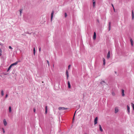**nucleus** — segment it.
I'll use <instances>...</instances> for the list:
<instances>
[{"mask_svg":"<svg viewBox=\"0 0 134 134\" xmlns=\"http://www.w3.org/2000/svg\"><path fill=\"white\" fill-rule=\"evenodd\" d=\"M59 110H66L67 109V108H64V107H60L58 108Z\"/></svg>","mask_w":134,"mask_h":134,"instance_id":"obj_1","label":"nucleus"},{"mask_svg":"<svg viewBox=\"0 0 134 134\" xmlns=\"http://www.w3.org/2000/svg\"><path fill=\"white\" fill-rule=\"evenodd\" d=\"M97 120H98V118L97 117H96L94 120V124L96 125L97 124Z\"/></svg>","mask_w":134,"mask_h":134,"instance_id":"obj_2","label":"nucleus"},{"mask_svg":"<svg viewBox=\"0 0 134 134\" xmlns=\"http://www.w3.org/2000/svg\"><path fill=\"white\" fill-rule=\"evenodd\" d=\"M119 111V110L118 108L116 107L115 108V113H117Z\"/></svg>","mask_w":134,"mask_h":134,"instance_id":"obj_3","label":"nucleus"},{"mask_svg":"<svg viewBox=\"0 0 134 134\" xmlns=\"http://www.w3.org/2000/svg\"><path fill=\"white\" fill-rule=\"evenodd\" d=\"M18 63V62H16L12 64H11L10 65H11V66H12L14 65H17Z\"/></svg>","mask_w":134,"mask_h":134,"instance_id":"obj_4","label":"nucleus"},{"mask_svg":"<svg viewBox=\"0 0 134 134\" xmlns=\"http://www.w3.org/2000/svg\"><path fill=\"white\" fill-rule=\"evenodd\" d=\"M54 11H53L51 14V21L52 20V19L53 18V15L54 14Z\"/></svg>","mask_w":134,"mask_h":134,"instance_id":"obj_5","label":"nucleus"},{"mask_svg":"<svg viewBox=\"0 0 134 134\" xmlns=\"http://www.w3.org/2000/svg\"><path fill=\"white\" fill-rule=\"evenodd\" d=\"M127 109L128 111V113L129 114L130 112V108L128 105H127Z\"/></svg>","mask_w":134,"mask_h":134,"instance_id":"obj_6","label":"nucleus"},{"mask_svg":"<svg viewBox=\"0 0 134 134\" xmlns=\"http://www.w3.org/2000/svg\"><path fill=\"white\" fill-rule=\"evenodd\" d=\"M110 51H109L107 55V58H110Z\"/></svg>","mask_w":134,"mask_h":134,"instance_id":"obj_7","label":"nucleus"},{"mask_svg":"<svg viewBox=\"0 0 134 134\" xmlns=\"http://www.w3.org/2000/svg\"><path fill=\"white\" fill-rule=\"evenodd\" d=\"M3 123L5 126H6L7 125V123L5 119H4L3 120Z\"/></svg>","mask_w":134,"mask_h":134,"instance_id":"obj_8","label":"nucleus"},{"mask_svg":"<svg viewBox=\"0 0 134 134\" xmlns=\"http://www.w3.org/2000/svg\"><path fill=\"white\" fill-rule=\"evenodd\" d=\"M96 38V32H94V33L93 36V39L94 40H95Z\"/></svg>","mask_w":134,"mask_h":134,"instance_id":"obj_9","label":"nucleus"},{"mask_svg":"<svg viewBox=\"0 0 134 134\" xmlns=\"http://www.w3.org/2000/svg\"><path fill=\"white\" fill-rule=\"evenodd\" d=\"M99 130L101 132H102L103 131V130L102 129V127L100 125H99Z\"/></svg>","mask_w":134,"mask_h":134,"instance_id":"obj_10","label":"nucleus"},{"mask_svg":"<svg viewBox=\"0 0 134 134\" xmlns=\"http://www.w3.org/2000/svg\"><path fill=\"white\" fill-rule=\"evenodd\" d=\"M124 90H122V94L123 96H125V94L124 93Z\"/></svg>","mask_w":134,"mask_h":134,"instance_id":"obj_11","label":"nucleus"},{"mask_svg":"<svg viewBox=\"0 0 134 134\" xmlns=\"http://www.w3.org/2000/svg\"><path fill=\"white\" fill-rule=\"evenodd\" d=\"M132 19H133L134 18V14H133V10H132Z\"/></svg>","mask_w":134,"mask_h":134,"instance_id":"obj_12","label":"nucleus"},{"mask_svg":"<svg viewBox=\"0 0 134 134\" xmlns=\"http://www.w3.org/2000/svg\"><path fill=\"white\" fill-rule=\"evenodd\" d=\"M109 30L110 31V30L111 29V23L110 22H109Z\"/></svg>","mask_w":134,"mask_h":134,"instance_id":"obj_13","label":"nucleus"},{"mask_svg":"<svg viewBox=\"0 0 134 134\" xmlns=\"http://www.w3.org/2000/svg\"><path fill=\"white\" fill-rule=\"evenodd\" d=\"M68 87L69 88H70L71 87L70 83L69 81L68 82Z\"/></svg>","mask_w":134,"mask_h":134,"instance_id":"obj_14","label":"nucleus"},{"mask_svg":"<svg viewBox=\"0 0 134 134\" xmlns=\"http://www.w3.org/2000/svg\"><path fill=\"white\" fill-rule=\"evenodd\" d=\"M130 42H131V45L132 46H133V41L132 40V39H130Z\"/></svg>","mask_w":134,"mask_h":134,"instance_id":"obj_15","label":"nucleus"},{"mask_svg":"<svg viewBox=\"0 0 134 134\" xmlns=\"http://www.w3.org/2000/svg\"><path fill=\"white\" fill-rule=\"evenodd\" d=\"M47 106H46L45 107V114H46L47 113Z\"/></svg>","mask_w":134,"mask_h":134,"instance_id":"obj_16","label":"nucleus"},{"mask_svg":"<svg viewBox=\"0 0 134 134\" xmlns=\"http://www.w3.org/2000/svg\"><path fill=\"white\" fill-rule=\"evenodd\" d=\"M23 10L22 9H21L20 10H19V12L20 13V16L21 15V13H22V11H23Z\"/></svg>","mask_w":134,"mask_h":134,"instance_id":"obj_17","label":"nucleus"},{"mask_svg":"<svg viewBox=\"0 0 134 134\" xmlns=\"http://www.w3.org/2000/svg\"><path fill=\"white\" fill-rule=\"evenodd\" d=\"M12 67V66H11V65H10V66L8 68L7 71V72Z\"/></svg>","mask_w":134,"mask_h":134,"instance_id":"obj_18","label":"nucleus"},{"mask_svg":"<svg viewBox=\"0 0 134 134\" xmlns=\"http://www.w3.org/2000/svg\"><path fill=\"white\" fill-rule=\"evenodd\" d=\"M131 104L133 110H134V104L133 103H131Z\"/></svg>","mask_w":134,"mask_h":134,"instance_id":"obj_19","label":"nucleus"},{"mask_svg":"<svg viewBox=\"0 0 134 134\" xmlns=\"http://www.w3.org/2000/svg\"><path fill=\"white\" fill-rule=\"evenodd\" d=\"M33 52H34V55H35V48H34L33 49Z\"/></svg>","mask_w":134,"mask_h":134,"instance_id":"obj_20","label":"nucleus"},{"mask_svg":"<svg viewBox=\"0 0 134 134\" xmlns=\"http://www.w3.org/2000/svg\"><path fill=\"white\" fill-rule=\"evenodd\" d=\"M1 95L2 96H3L4 95V92L3 90H2L1 91Z\"/></svg>","mask_w":134,"mask_h":134,"instance_id":"obj_21","label":"nucleus"},{"mask_svg":"<svg viewBox=\"0 0 134 134\" xmlns=\"http://www.w3.org/2000/svg\"><path fill=\"white\" fill-rule=\"evenodd\" d=\"M9 112H11V108L10 107H9Z\"/></svg>","mask_w":134,"mask_h":134,"instance_id":"obj_22","label":"nucleus"},{"mask_svg":"<svg viewBox=\"0 0 134 134\" xmlns=\"http://www.w3.org/2000/svg\"><path fill=\"white\" fill-rule=\"evenodd\" d=\"M95 2H93V7H94L95 6Z\"/></svg>","mask_w":134,"mask_h":134,"instance_id":"obj_23","label":"nucleus"},{"mask_svg":"<svg viewBox=\"0 0 134 134\" xmlns=\"http://www.w3.org/2000/svg\"><path fill=\"white\" fill-rule=\"evenodd\" d=\"M105 83V82L104 81H102L101 82H100V83L101 84H103L104 83Z\"/></svg>","mask_w":134,"mask_h":134,"instance_id":"obj_24","label":"nucleus"},{"mask_svg":"<svg viewBox=\"0 0 134 134\" xmlns=\"http://www.w3.org/2000/svg\"><path fill=\"white\" fill-rule=\"evenodd\" d=\"M103 64L104 65L105 64V59L104 58L103 59Z\"/></svg>","mask_w":134,"mask_h":134,"instance_id":"obj_25","label":"nucleus"},{"mask_svg":"<svg viewBox=\"0 0 134 134\" xmlns=\"http://www.w3.org/2000/svg\"><path fill=\"white\" fill-rule=\"evenodd\" d=\"M2 130L3 132L4 133L5 132V130H4V129L3 128H2Z\"/></svg>","mask_w":134,"mask_h":134,"instance_id":"obj_26","label":"nucleus"},{"mask_svg":"<svg viewBox=\"0 0 134 134\" xmlns=\"http://www.w3.org/2000/svg\"><path fill=\"white\" fill-rule=\"evenodd\" d=\"M47 63L48 66H49V62L47 60Z\"/></svg>","mask_w":134,"mask_h":134,"instance_id":"obj_27","label":"nucleus"},{"mask_svg":"<svg viewBox=\"0 0 134 134\" xmlns=\"http://www.w3.org/2000/svg\"><path fill=\"white\" fill-rule=\"evenodd\" d=\"M2 53V50L1 48H0V56L1 55Z\"/></svg>","mask_w":134,"mask_h":134,"instance_id":"obj_28","label":"nucleus"},{"mask_svg":"<svg viewBox=\"0 0 134 134\" xmlns=\"http://www.w3.org/2000/svg\"><path fill=\"white\" fill-rule=\"evenodd\" d=\"M9 49H13L12 48V47H11V46H9Z\"/></svg>","mask_w":134,"mask_h":134,"instance_id":"obj_29","label":"nucleus"},{"mask_svg":"<svg viewBox=\"0 0 134 134\" xmlns=\"http://www.w3.org/2000/svg\"><path fill=\"white\" fill-rule=\"evenodd\" d=\"M66 16H67L66 13H65V17L66 18Z\"/></svg>","mask_w":134,"mask_h":134,"instance_id":"obj_30","label":"nucleus"},{"mask_svg":"<svg viewBox=\"0 0 134 134\" xmlns=\"http://www.w3.org/2000/svg\"><path fill=\"white\" fill-rule=\"evenodd\" d=\"M71 65H69L68 66V69H69Z\"/></svg>","mask_w":134,"mask_h":134,"instance_id":"obj_31","label":"nucleus"},{"mask_svg":"<svg viewBox=\"0 0 134 134\" xmlns=\"http://www.w3.org/2000/svg\"><path fill=\"white\" fill-rule=\"evenodd\" d=\"M35 111H36V109L35 108H34V112H35Z\"/></svg>","mask_w":134,"mask_h":134,"instance_id":"obj_32","label":"nucleus"},{"mask_svg":"<svg viewBox=\"0 0 134 134\" xmlns=\"http://www.w3.org/2000/svg\"><path fill=\"white\" fill-rule=\"evenodd\" d=\"M8 96V95L7 94H6L5 96V98H6Z\"/></svg>","mask_w":134,"mask_h":134,"instance_id":"obj_33","label":"nucleus"},{"mask_svg":"<svg viewBox=\"0 0 134 134\" xmlns=\"http://www.w3.org/2000/svg\"><path fill=\"white\" fill-rule=\"evenodd\" d=\"M66 76H67V70H66Z\"/></svg>","mask_w":134,"mask_h":134,"instance_id":"obj_34","label":"nucleus"},{"mask_svg":"<svg viewBox=\"0 0 134 134\" xmlns=\"http://www.w3.org/2000/svg\"><path fill=\"white\" fill-rule=\"evenodd\" d=\"M112 94L113 95H115L114 93L113 92H112Z\"/></svg>","mask_w":134,"mask_h":134,"instance_id":"obj_35","label":"nucleus"},{"mask_svg":"<svg viewBox=\"0 0 134 134\" xmlns=\"http://www.w3.org/2000/svg\"><path fill=\"white\" fill-rule=\"evenodd\" d=\"M111 5H112V7H113V8H114V6H113V4H111Z\"/></svg>","mask_w":134,"mask_h":134,"instance_id":"obj_36","label":"nucleus"},{"mask_svg":"<svg viewBox=\"0 0 134 134\" xmlns=\"http://www.w3.org/2000/svg\"><path fill=\"white\" fill-rule=\"evenodd\" d=\"M41 50V48H39V51H40Z\"/></svg>","mask_w":134,"mask_h":134,"instance_id":"obj_37","label":"nucleus"},{"mask_svg":"<svg viewBox=\"0 0 134 134\" xmlns=\"http://www.w3.org/2000/svg\"><path fill=\"white\" fill-rule=\"evenodd\" d=\"M113 8V9H114V12H115V9L114 8Z\"/></svg>","mask_w":134,"mask_h":134,"instance_id":"obj_38","label":"nucleus"},{"mask_svg":"<svg viewBox=\"0 0 134 134\" xmlns=\"http://www.w3.org/2000/svg\"><path fill=\"white\" fill-rule=\"evenodd\" d=\"M93 2H95V0H92Z\"/></svg>","mask_w":134,"mask_h":134,"instance_id":"obj_39","label":"nucleus"},{"mask_svg":"<svg viewBox=\"0 0 134 134\" xmlns=\"http://www.w3.org/2000/svg\"><path fill=\"white\" fill-rule=\"evenodd\" d=\"M76 111H75V113L74 114V115H75V113H76Z\"/></svg>","mask_w":134,"mask_h":134,"instance_id":"obj_40","label":"nucleus"},{"mask_svg":"<svg viewBox=\"0 0 134 134\" xmlns=\"http://www.w3.org/2000/svg\"><path fill=\"white\" fill-rule=\"evenodd\" d=\"M97 21H98V22H99V20H97Z\"/></svg>","mask_w":134,"mask_h":134,"instance_id":"obj_41","label":"nucleus"},{"mask_svg":"<svg viewBox=\"0 0 134 134\" xmlns=\"http://www.w3.org/2000/svg\"><path fill=\"white\" fill-rule=\"evenodd\" d=\"M67 76H68V74Z\"/></svg>","mask_w":134,"mask_h":134,"instance_id":"obj_42","label":"nucleus"},{"mask_svg":"<svg viewBox=\"0 0 134 134\" xmlns=\"http://www.w3.org/2000/svg\"><path fill=\"white\" fill-rule=\"evenodd\" d=\"M84 134H87L86 133H84Z\"/></svg>","mask_w":134,"mask_h":134,"instance_id":"obj_43","label":"nucleus"}]
</instances>
